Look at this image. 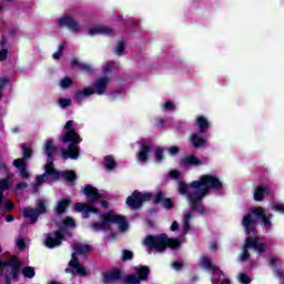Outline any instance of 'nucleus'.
<instances>
[{"label":"nucleus","mask_w":284,"mask_h":284,"mask_svg":"<svg viewBox=\"0 0 284 284\" xmlns=\"http://www.w3.org/2000/svg\"><path fill=\"white\" fill-rule=\"evenodd\" d=\"M108 72H112V63H106L103 68V73L108 74Z\"/></svg>","instance_id":"61"},{"label":"nucleus","mask_w":284,"mask_h":284,"mask_svg":"<svg viewBox=\"0 0 284 284\" xmlns=\"http://www.w3.org/2000/svg\"><path fill=\"white\" fill-rule=\"evenodd\" d=\"M3 267H10V274L14 282L19 281V276L21 274V260L17 256H12L9 260H0V270Z\"/></svg>","instance_id":"11"},{"label":"nucleus","mask_w":284,"mask_h":284,"mask_svg":"<svg viewBox=\"0 0 284 284\" xmlns=\"http://www.w3.org/2000/svg\"><path fill=\"white\" fill-rule=\"evenodd\" d=\"M64 130H67L64 136L62 138V143H70L68 150L62 149V156L63 159H79V143L83 141L79 133L74 130V121L69 120L65 125Z\"/></svg>","instance_id":"3"},{"label":"nucleus","mask_w":284,"mask_h":284,"mask_svg":"<svg viewBox=\"0 0 284 284\" xmlns=\"http://www.w3.org/2000/svg\"><path fill=\"white\" fill-rule=\"evenodd\" d=\"M21 150L23 161H29V159H32L33 151L30 146H28L27 144H22Z\"/></svg>","instance_id":"32"},{"label":"nucleus","mask_w":284,"mask_h":284,"mask_svg":"<svg viewBox=\"0 0 284 284\" xmlns=\"http://www.w3.org/2000/svg\"><path fill=\"white\" fill-rule=\"evenodd\" d=\"M112 223L119 225L121 232H126L130 227L125 215H115L112 213H102L100 215V222L91 223L90 227L93 232H110V225H112Z\"/></svg>","instance_id":"6"},{"label":"nucleus","mask_w":284,"mask_h":284,"mask_svg":"<svg viewBox=\"0 0 284 284\" xmlns=\"http://www.w3.org/2000/svg\"><path fill=\"white\" fill-rule=\"evenodd\" d=\"M2 209L4 210V212H10L11 210H14V202H12V200H6Z\"/></svg>","instance_id":"44"},{"label":"nucleus","mask_w":284,"mask_h":284,"mask_svg":"<svg viewBox=\"0 0 284 284\" xmlns=\"http://www.w3.org/2000/svg\"><path fill=\"white\" fill-rule=\"evenodd\" d=\"M73 250H74L73 254H79L80 256H85L87 254H90L92 246L90 244L77 243V244H74Z\"/></svg>","instance_id":"25"},{"label":"nucleus","mask_w":284,"mask_h":284,"mask_svg":"<svg viewBox=\"0 0 284 284\" xmlns=\"http://www.w3.org/2000/svg\"><path fill=\"white\" fill-rule=\"evenodd\" d=\"M190 192V186L187 183L180 181L179 182V194L185 195Z\"/></svg>","instance_id":"40"},{"label":"nucleus","mask_w":284,"mask_h":284,"mask_svg":"<svg viewBox=\"0 0 284 284\" xmlns=\"http://www.w3.org/2000/svg\"><path fill=\"white\" fill-rule=\"evenodd\" d=\"M168 152L169 154H171V156H176V154L181 152V149L179 146L173 145L168 149Z\"/></svg>","instance_id":"47"},{"label":"nucleus","mask_w":284,"mask_h":284,"mask_svg":"<svg viewBox=\"0 0 284 284\" xmlns=\"http://www.w3.org/2000/svg\"><path fill=\"white\" fill-rule=\"evenodd\" d=\"M172 267H173V270L179 271V270H181L183 267V263H181V262H173L172 263Z\"/></svg>","instance_id":"60"},{"label":"nucleus","mask_w":284,"mask_h":284,"mask_svg":"<svg viewBox=\"0 0 284 284\" xmlns=\"http://www.w3.org/2000/svg\"><path fill=\"white\" fill-rule=\"evenodd\" d=\"M194 193H189V203L193 212H199L202 216H207L210 212L203 205V199L210 194V190H223V182L214 174H203L197 181H192L189 185Z\"/></svg>","instance_id":"1"},{"label":"nucleus","mask_w":284,"mask_h":284,"mask_svg":"<svg viewBox=\"0 0 284 284\" xmlns=\"http://www.w3.org/2000/svg\"><path fill=\"white\" fill-rule=\"evenodd\" d=\"M58 26L60 28H68V30H71V32H79L81 29V26H79V22L74 20L70 16H64L58 20Z\"/></svg>","instance_id":"16"},{"label":"nucleus","mask_w":284,"mask_h":284,"mask_svg":"<svg viewBox=\"0 0 284 284\" xmlns=\"http://www.w3.org/2000/svg\"><path fill=\"white\" fill-rule=\"evenodd\" d=\"M268 265L276 270L278 267V258H276L275 256L268 257Z\"/></svg>","instance_id":"49"},{"label":"nucleus","mask_w":284,"mask_h":284,"mask_svg":"<svg viewBox=\"0 0 284 284\" xmlns=\"http://www.w3.org/2000/svg\"><path fill=\"white\" fill-rule=\"evenodd\" d=\"M248 250H252V247H247V240H245L243 252L240 256L241 263H245V261H247L250 258V251Z\"/></svg>","instance_id":"35"},{"label":"nucleus","mask_w":284,"mask_h":284,"mask_svg":"<svg viewBox=\"0 0 284 284\" xmlns=\"http://www.w3.org/2000/svg\"><path fill=\"white\" fill-rule=\"evenodd\" d=\"M72 83H74V81H72V78L65 77L60 80V88H62L63 90H68V88H70Z\"/></svg>","instance_id":"37"},{"label":"nucleus","mask_w":284,"mask_h":284,"mask_svg":"<svg viewBox=\"0 0 284 284\" xmlns=\"http://www.w3.org/2000/svg\"><path fill=\"white\" fill-rule=\"evenodd\" d=\"M74 212L82 214V219H88L90 214H99V210L90 204L78 202L73 205Z\"/></svg>","instance_id":"14"},{"label":"nucleus","mask_w":284,"mask_h":284,"mask_svg":"<svg viewBox=\"0 0 284 284\" xmlns=\"http://www.w3.org/2000/svg\"><path fill=\"white\" fill-rule=\"evenodd\" d=\"M266 194H270V192H267V190H265V186L257 185L254 190L253 199H254V201L261 202V201L265 200Z\"/></svg>","instance_id":"29"},{"label":"nucleus","mask_w":284,"mask_h":284,"mask_svg":"<svg viewBox=\"0 0 284 284\" xmlns=\"http://www.w3.org/2000/svg\"><path fill=\"white\" fill-rule=\"evenodd\" d=\"M152 150H154V145L145 144L144 141H142L138 152V161L140 163H148V161H150V152H152Z\"/></svg>","instance_id":"18"},{"label":"nucleus","mask_w":284,"mask_h":284,"mask_svg":"<svg viewBox=\"0 0 284 284\" xmlns=\"http://www.w3.org/2000/svg\"><path fill=\"white\" fill-rule=\"evenodd\" d=\"M123 278V271L120 268H112L103 274L102 282L104 284H114L119 283Z\"/></svg>","instance_id":"15"},{"label":"nucleus","mask_w":284,"mask_h":284,"mask_svg":"<svg viewBox=\"0 0 284 284\" xmlns=\"http://www.w3.org/2000/svg\"><path fill=\"white\" fill-rule=\"evenodd\" d=\"M6 190H10V179H1L0 180V192H6Z\"/></svg>","instance_id":"41"},{"label":"nucleus","mask_w":284,"mask_h":284,"mask_svg":"<svg viewBox=\"0 0 284 284\" xmlns=\"http://www.w3.org/2000/svg\"><path fill=\"white\" fill-rule=\"evenodd\" d=\"M68 207H70V199L60 200L55 206V214L58 216H61V214H65V212H68Z\"/></svg>","instance_id":"26"},{"label":"nucleus","mask_w":284,"mask_h":284,"mask_svg":"<svg viewBox=\"0 0 284 284\" xmlns=\"http://www.w3.org/2000/svg\"><path fill=\"white\" fill-rule=\"evenodd\" d=\"M20 273L24 276V278H34L37 274L34 267L32 266H24L23 268L20 266Z\"/></svg>","instance_id":"30"},{"label":"nucleus","mask_w":284,"mask_h":284,"mask_svg":"<svg viewBox=\"0 0 284 284\" xmlns=\"http://www.w3.org/2000/svg\"><path fill=\"white\" fill-rule=\"evenodd\" d=\"M79 276H88V271L82 265L74 268Z\"/></svg>","instance_id":"51"},{"label":"nucleus","mask_w":284,"mask_h":284,"mask_svg":"<svg viewBox=\"0 0 284 284\" xmlns=\"http://www.w3.org/2000/svg\"><path fill=\"white\" fill-rule=\"evenodd\" d=\"M164 110H166V111H172V110H174V103H172L171 101H166V102L164 103Z\"/></svg>","instance_id":"55"},{"label":"nucleus","mask_w":284,"mask_h":284,"mask_svg":"<svg viewBox=\"0 0 284 284\" xmlns=\"http://www.w3.org/2000/svg\"><path fill=\"white\" fill-rule=\"evenodd\" d=\"M80 69L82 72H87V74L92 72V67H90V64L82 63L80 64Z\"/></svg>","instance_id":"52"},{"label":"nucleus","mask_w":284,"mask_h":284,"mask_svg":"<svg viewBox=\"0 0 284 284\" xmlns=\"http://www.w3.org/2000/svg\"><path fill=\"white\" fill-rule=\"evenodd\" d=\"M261 237L258 236H248L246 237V247H251V250H254L260 254V256H263L265 252H267V244L265 242H260Z\"/></svg>","instance_id":"12"},{"label":"nucleus","mask_w":284,"mask_h":284,"mask_svg":"<svg viewBox=\"0 0 284 284\" xmlns=\"http://www.w3.org/2000/svg\"><path fill=\"white\" fill-rule=\"evenodd\" d=\"M202 267H204V270H207L209 272H213V274H216V272H221L219 266L212 264V260H210V257L205 255L202 256Z\"/></svg>","instance_id":"28"},{"label":"nucleus","mask_w":284,"mask_h":284,"mask_svg":"<svg viewBox=\"0 0 284 284\" xmlns=\"http://www.w3.org/2000/svg\"><path fill=\"white\" fill-rule=\"evenodd\" d=\"M240 283L250 284V283H252V278H250V276H247V274L242 273V274H240Z\"/></svg>","instance_id":"46"},{"label":"nucleus","mask_w":284,"mask_h":284,"mask_svg":"<svg viewBox=\"0 0 284 284\" xmlns=\"http://www.w3.org/2000/svg\"><path fill=\"white\" fill-rule=\"evenodd\" d=\"M10 83V79L8 78H0V90L6 88V84Z\"/></svg>","instance_id":"54"},{"label":"nucleus","mask_w":284,"mask_h":284,"mask_svg":"<svg viewBox=\"0 0 284 284\" xmlns=\"http://www.w3.org/2000/svg\"><path fill=\"white\" fill-rule=\"evenodd\" d=\"M273 210L274 212H278V214H284V204L275 203Z\"/></svg>","instance_id":"50"},{"label":"nucleus","mask_w":284,"mask_h":284,"mask_svg":"<svg viewBox=\"0 0 284 284\" xmlns=\"http://www.w3.org/2000/svg\"><path fill=\"white\" fill-rule=\"evenodd\" d=\"M112 32H114V30H112L110 27L108 26H98L95 28H91L89 29V34L91 37H97V34H112Z\"/></svg>","instance_id":"24"},{"label":"nucleus","mask_w":284,"mask_h":284,"mask_svg":"<svg viewBox=\"0 0 284 284\" xmlns=\"http://www.w3.org/2000/svg\"><path fill=\"white\" fill-rule=\"evenodd\" d=\"M189 143H190L193 148L199 149V148L205 146V144L207 143V139L202 138V136L199 135L197 133H193V134H191V136H190Z\"/></svg>","instance_id":"22"},{"label":"nucleus","mask_w":284,"mask_h":284,"mask_svg":"<svg viewBox=\"0 0 284 284\" xmlns=\"http://www.w3.org/2000/svg\"><path fill=\"white\" fill-rule=\"evenodd\" d=\"M254 216H256V219L264 223L266 230H270V227H272V219L274 217V215L272 213H270L268 215L265 214V209H263L262 206L255 207L242 220V225L248 236L250 234L256 236V219H254Z\"/></svg>","instance_id":"4"},{"label":"nucleus","mask_w":284,"mask_h":284,"mask_svg":"<svg viewBox=\"0 0 284 284\" xmlns=\"http://www.w3.org/2000/svg\"><path fill=\"white\" fill-rule=\"evenodd\" d=\"M104 168L106 170H114V168H116V161L112 155L104 156Z\"/></svg>","instance_id":"33"},{"label":"nucleus","mask_w":284,"mask_h":284,"mask_svg":"<svg viewBox=\"0 0 284 284\" xmlns=\"http://www.w3.org/2000/svg\"><path fill=\"white\" fill-rule=\"evenodd\" d=\"M59 105L60 108H70V105H72V99H60L59 100Z\"/></svg>","instance_id":"45"},{"label":"nucleus","mask_w":284,"mask_h":284,"mask_svg":"<svg viewBox=\"0 0 284 284\" xmlns=\"http://www.w3.org/2000/svg\"><path fill=\"white\" fill-rule=\"evenodd\" d=\"M170 230H171V232H176V230H179V222L173 221V223L171 224Z\"/></svg>","instance_id":"62"},{"label":"nucleus","mask_w":284,"mask_h":284,"mask_svg":"<svg viewBox=\"0 0 284 284\" xmlns=\"http://www.w3.org/2000/svg\"><path fill=\"white\" fill-rule=\"evenodd\" d=\"M144 247H148L149 252H165L168 247L170 250H179L181 247V241L179 239H170L168 234L162 233L159 235H146L143 241Z\"/></svg>","instance_id":"5"},{"label":"nucleus","mask_w":284,"mask_h":284,"mask_svg":"<svg viewBox=\"0 0 284 284\" xmlns=\"http://www.w3.org/2000/svg\"><path fill=\"white\" fill-rule=\"evenodd\" d=\"M8 45V40H6L4 36L0 37V48L4 49Z\"/></svg>","instance_id":"59"},{"label":"nucleus","mask_w":284,"mask_h":284,"mask_svg":"<svg viewBox=\"0 0 284 284\" xmlns=\"http://www.w3.org/2000/svg\"><path fill=\"white\" fill-rule=\"evenodd\" d=\"M48 213V206L45 205V200H39L36 207H24L22 215L24 219H29L30 223L34 224L39 221V217Z\"/></svg>","instance_id":"7"},{"label":"nucleus","mask_w":284,"mask_h":284,"mask_svg":"<svg viewBox=\"0 0 284 284\" xmlns=\"http://www.w3.org/2000/svg\"><path fill=\"white\" fill-rule=\"evenodd\" d=\"M122 281L123 284H140L143 281H150V266H135V274L125 275Z\"/></svg>","instance_id":"8"},{"label":"nucleus","mask_w":284,"mask_h":284,"mask_svg":"<svg viewBox=\"0 0 284 284\" xmlns=\"http://www.w3.org/2000/svg\"><path fill=\"white\" fill-rule=\"evenodd\" d=\"M17 247L20 252H23V250H26V240H23L22 237L18 239Z\"/></svg>","instance_id":"48"},{"label":"nucleus","mask_w":284,"mask_h":284,"mask_svg":"<svg viewBox=\"0 0 284 284\" xmlns=\"http://www.w3.org/2000/svg\"><path fill=\"white\" fill-rule=\"evenodd\" d=\"M108 85H110L109 77L99 78L93 84L94 94H98V97H103L108 90Z\"/></svg>","instance_id":"19"},{"label":"nucleus","mask_w":284,"mask_h":284,"mask_svg":"<svg viewBox=\"0 0 284 284\" xmlns=\"http://www.w3.org/2000/svg\"><path fill=\"white\" fill-rule=\"evenodd\" d=\"M125 40H121L118 42V45L114 50L115 54H118L119 57H123V52H125Z\"/></svg>","instance_id":"36"},{"label":"nucleus","mask_w":284,"mask_h":284,"mask_svg":"<svg viewBox=\"0 0 284 284\" xmlns=\"http://www.w3.org/2000/svg\"><path fill=\"white\" fill-rule=\"evenodd\" d=\"M275 276H277V278H283L284 276L283 270H275Z\"/></svg>","instance_id":"64"},{"label":"nucleus","mask_w":284,"mask_h":284,"mask_svg":"<svg viewBox=\"0 0 284 284\" xmlns=\"http://www.w3.org/2000/svg\"><path fill=\"white\" fill-rule=\"evenodd\" d=\"M153 203L155 205L161 204V207H164V210H172V207H174V201H172L171 197H165V193L162 191L155 193Z\"/></svg>","instance_id":"17"},{"label":"nucleus","mask_w":284,"mask_h":284,"mask_svg":"<svg viewBox=\"0 0 284 284\" xmlns=\"http://www.w3.org/2000/svg\"><path fill=\"white\" fill-rule=\"evenodd\" d=\"M192 219V212H186L184 213L183 216V227H184V232H190V230L192 229L191 224H190V220Z\"/></svg>","instance_id":"34"},{"label":"nucleus","mask_w":284,"mask_h":284,"mask_svg":"<svg viewBox=\"0 0 284 284\" xmlns=\"http://www.w3.org/2000/svg\"><path fill=\"white\" fill-rule=\"evenodd\" d=\"M44 152L48 156V162L44 165V173L47 176H51L52 181H61V179H64L67 183H74L77 181V172L73 170H65L60 172L54 169V141H45Z\"/></svg>","instance_id":"2"},{"label":"nucleus","mask_w":284,"mask_h":284,"mask_svg":"<svg viewBox=\"0 0 284 284\" xmlns=\"http://www.w3.org/2000/svg\"><path fill=\"white\" fill-rule=\"evenodd\" d=\"M92 94H94V88L85 87L83 90L75 91L74 99L81 101L85 99V97H92Z\"/></svg>","instance_id":"27"},{"label":"nucleus","mask_w":284,"mask_h":284,"mask_svg":"<svg viewBox=\"0 0 284 284\" xmlns=\"http://www.w3.org/2000/svg\"><path fill=\"white\" fill-rule=\"evenodd\" d=\"M8 59V49L0 50V61H6Z\"/></svg>","instance_id":"53"},{"label":"nucleus","mask_w":284,"mask_h":284,"mask_svg":"<svg viewBox=\"0 0 284 284\" xmlns=\"http://www.w3.org/2000/svg\"><path fill=\"white\" fill-rule=\"evenodd\" d=\"M28 187V184L26 182H19L16 184V190H26Z\"/></svg>","instance_id":"57"},{"label":"nucleus","mask_w":284,"mask_h":284,"mask_svg":"<svg viewBox=\"0 0 284 284\" xmlns=\"http://www.w3.org/2000/svg\"><path fill=\"white\" fill-rule=\"evenodd\" d=\"M80 265L81 263H79V257H77V253H72L71 260L69 261V267H72V270H75V267Z\"/></svg>","instance_id":"39"},{"label":"nucleus","mask_w":284,"mask_h":284,"mask_svg":"<svg viewBox=\"0 0 284 284\" xmlns=\"http://www.w3.org/2000/svg\"><path fill=\"white\" fill-rule=\"evenodd\" d=\"M132 258H134V252H132L130 250H123L122 251V261H123V263H125L128 261H132Z\"/></svg>","instance_id":"38"},{"label":"nucleus","mask_w":284,"mask_h":284,"mask_svg":"<svg viewBox=\"0 0 284 284\" xmlns=\"http://www.w3.org/2000/svg\"><path fill=\"white\" fill-rule=\"evenodd\" d=\"M181 168H190V165H194L195 168L199 165H203V161L194 155H186L180 160Z\"/></svg>","instance_id":"20"},{"label":"nucleus","mask_w":284,"mask_h":284,"mask_svg":"<svg viewBox=\"0 0 284 284\" xmlns=\"http://www.w3.org/2000/svg\"><path fill=\"white\" fill-rule=\"evenodd\" d=\"M64 227H74L77 225V222H74V219L67 216L62 221Z\"/></svg>","instance_id":"42"},{"label":"nucleus","mask_w":284,"mask_h":284,"mask_svg":"<svg viewBox=\"0 0 284 284\" xmlns=\"http://www.w3.org/2000/svg\"><path fill=\"white\" fill-rule=\"evenodd\" d=\"M148 201H152V193H142L139 190H134L130 196L126 197V205L131 210H141L143 207V203H148Z\"/></svg>","instance_id":"9"},{"label":"nucleus","mask_w":284,"mask_h":284,"mask_svg":"<svg viewBox=\"0 0 284 284\" xmlns=\"http://www.w3.org/2000/svg\"><path fill=\"white\" fill-rule=\"evenodd\" d=\"M0 169L6 173L7 179H14V173L10 172V168L6 164H0Z\"/></svg>","instance_id":"43"},{"label":"nucleus","mask_w":284,"mask_h":284,"mask_svg":"<svg viewBox=\"0 0 284 284\" xmlns=\"http://www.w3.org/2000/svg\"><path fill=\"white\" fill-rule=\"evenodd\" d=\"M47 176H48V174H45V173L37 175L38 183H45V178Z\"/></svg>","instance_id":"56"},{"label":"nucleus","mask_w":284,"mask_h":284,"mask_svg":"<svg viewBox=\"0 0 284 284\" xmlns=\"http://www.w3.org/2000/svg\"><path fill=\"white\" fill-rule=\"evenodd\" d=\"M165 149L163 148H156L154 151V159H155V163H163V161H165Z\"/></svg>","instance_id":"31"},{"label":"nucleus","mask_w":284,"mask_h":284,"mask_svg":"<svg viewBox=\"0 0 284 284\" xmlns=\"http://www.w3.org/2000/svg\"><path fill=\"white\" fill-rule=\"evenodd\" d=\"M81 64H82V63H80L77 58H73V59L71 60V65H73V67L77 65L78 68H81Z\"/></svg>","instance_id":"63"},{"label":"nucleus","mask_w":284,"mask_h":284,"mask_svg":"<svg viewBox=\"0 0 284 284\" xmlns=\"http://www.w3.org/2000/svg\"><path fill=\"white\" fill-rule=\"evenodd\" d=\"M171 179H181V172L179 171H171L170 172Z\"/></svg>","instance_id":"58"},{"label":"nucleus","mask_w":284,"mask_h":284,"mask_svg":"<svg viewBox=\"0 0 284 284\" xmlns=\"http://www.w3.org/2000/svg\"><path fill=\"white\" fill-rule=\"evenodd\" d=\"M13 165L20 171L21 179H30V173H28V164L23 159H16Z\"/></svg>","instance_id":"21"},{"label":"nucleus","mask_w":284,"mask_h":284,"mask_svg":"<svg viewBox=\"0 0 284 284\" xmlns=\"http://www.w3.org/2000/svg\"><path fill=\"white\" fill-rule=\"evenodd\" d=\"M63 241H65V229L60 227V230H55L47 235L44 245L49 250H54V247H59Z\"/></svg>","instance_id":"10"},{"label":"nucleus","mask_w":284,"mask_h":284,"mask_svg":"<svg viewBox=\"0 0 284 284\" xmlns=\"http://www.w3.org/2000/svg\"><path fill=\"white\" fill-rule=\"evenodd\" d=\"M195 125L200 130V134H205L210 130V121L203 115H199L195 120Z\"/></svg>","instance_id":"23"},{"label":"nucleus","mask_w":284,"mask_h":284,"mask_svg":"<svg viewBox=\"0 0 284 284\" xmlns=\"http://www.w3.org/2000/svg\"><path fill=\"white\" fill-rule=\"evenodd\" d=\"M82 193L91 204L98 203L100 199H103V194L99 192V189L92 186V184H87Z\"/></svg>","instance_id":"13"}]
</instances>
